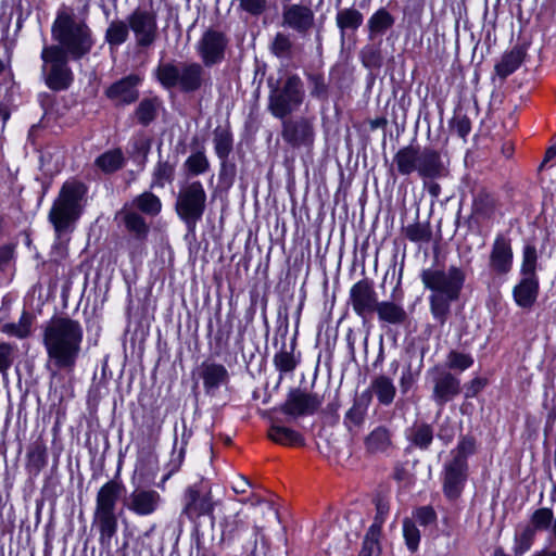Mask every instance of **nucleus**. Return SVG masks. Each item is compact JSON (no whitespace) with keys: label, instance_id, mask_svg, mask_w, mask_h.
Listing matches in <instances>:
<instances>
[{"label":"nucleus","instance_id":"f257e3e1","mask_svg":"<svg viewBox=\"0 0 556 556\" xmlns=\"http://www.w3.org/2000/svg\"><path fill=\"white\" fill-rule=\"evenodd\" d=\"M51 35L56 43L42 48V74L50 89L65 90L74 78L68 61L80 60L90 53L94 46L93 34L84 17L73 9L62 7L52 23Z\"/></svg>","mask_w":556,"mask_h":556},{"label":"nucleus","instance_id":"f03ea898","mask_svg":"<svg viewBox=\"0 0 556 556\" xmlns=\"http://www.w3.org/2000/svg\"><path fill=\"white\" fill-rule=\"evenodd\" d=\"M83 325L68 316H54L42 327V345L47 354L46 368L51 380L71 377L83 352Z\"/></svg>","mask_w":556,"mask_h":556},{"label":"nucleus","instance_id":"7ed1b4c3","mask_svg":"<svg viewBox=\"0 0 556 556\" xmlns=\"http://www.w3.org/2000/svg\"><path fill=\"white\" fill-rule=\"evenodd\" d=\"M465 279V271L457 266H450L446 270L438 268L422 270L421 281L425 288L431 291L430 312L441 326L446 323L451 314V304L459 299Z\"/></svg>","mask_w":556,"mask_h":556},{"label":"nucleus","instance_id":"20e7f679","mask_svg":"<svg viewBox=\"0 0 556 556\" xmlns=\"http://www.w3.org/2000/svg\"><path fill=\"white\" fill-rule=\"evenodd\" d=\"M399 175L409 176L417 173L425 185L429 180L443 178L447 175V166L440 151L419 146H406L401 148L393 156L392 169Z\"/></svg>","mask_w":556,"mask_h":556},{"label":"nucleus","instance_id":"39448f33","mask_svg":"<svg viewBox=\"0 0 556 556\" xmlns=\"http://www.w3.org/2000/svg\"><path fill=\"white\" fill-rule=\"evenodd\" d=\"M206 66L200 62H160L154 76L160 85L167 89H177L184 93H193L205 87L211 79Z\"/></svg>","mask_w":556,"mask_h":556},{"label":"nucleus","instance_id":"423d86ee","mask_svg":"<svg viewBox=\"0 0 556 556\" xmlns=\"http://www.w3.org/2000/svg\"><path fill=\"white\" fill-rule=\"evenodd\" d=\"M123 490L121 482L110 480L100 488L96 496L92 523L99 531V543L105 549L111 548L112 540L117 533L116 507Z\"/></svg>","mask_w":556,"mask_h":556},{"label":"nucleus","instance_id":"0eeeda50","mask_svg":"<svg viewBox=\"0 0 556 556\" xmlns=\"http://www.w3.org/2000/svg\"><path fill=\"white\" fill-rule=\"evenodd\" d=\"M86 189L81 182L66 181L49 212V220L58 236L67 231L81 214V200Z\"/></svg>","mask_w":556,"mask_h":556},{"label":"nucleus","instance_id":"6e6552de","mask_svg":"<svg viewBox=\"0 0 556 556\" xmlns=\"http://www.w3.org/2000/svg\"><path fill=\"white\" fill-rule=\"evenodd\" d=\"M206 191L199 180L184 182L178 191L175 211L189 232H194L206 208Z\"/></svg>","mask_w":556,"mask_h":556},{"label":"nucleus","instance_id":"1a4fd4ad","mask_svg":"<svg viewBox=\"0 0 556 556\" xmlns=\"http://www.w3.org/2000/svg\"><path fill=\"white\" fill-rule=\"evenodd\" d=\"M304 98L305 89L302 79L296 74H289L281 84L271 88L268 110L275 117L283 119L299 110Z\"/></svg>","mask_w":556,"mask_h":556},{"label":"nucleus","instance_id":"9d476101","mask_svg":"<svg viewBox=\"0 0 556 556\" xmlns=\"http://www.w3.org/2000/svg\"><path fill=\"white\" fill-rule=\"evenodd\" d=\"M135 46L143 51L152 48L160 37L157 13L153 9L138 7L127 15Z\"/></svg>","mask_w":556,"mask_h":556},{"label":"nucleus","instance_id":"9b49d317","mask_svg":"<svg viewBox=\"0 0 556 556\" xmlns=\"http://www.w3.org/2000/svg\"><path fill=\"white\" fill-rule=\"evenodd\" d=\"M228 46L229 38L225 31L217 27H208L203 30L194 46V50L201 63L211 68L226 60Z\"/></svg>","mask_w":556,"mask_h":556},{"label":"nucleus","instance_id":"f8f14e48","mask_svg":"<svg viewBox=\"0 0 556 556\" xmlns=\"http://www.w3.org/2000/svg\"><path fill=\"white\" fill-rule=\"evenodd\" d=\"M182 503L181 514L192 521L202 516L212 515L215 506L212 498L211 486L203 480L186 489Z\"/></svg>","mask_w":556,"mask_h":556},{"label":"nucleus","instance_id":"ddd939ff","mask_svg":"<svg viewBox=\"0 0 556 556\" xmlns=\"http://www.w3.org/2000/svg\"><path fill=\"white\" fill-rule=\"evenodd\" d=\"M468 463L447 459L443 465L442 490L450 501L457 500L465 488L468 478Z\"/></svg>","mask_w":556,"mask_h":556},{"label":"nucleus","instance_id":"4468645a","mask_svg":"<svg viewBox=\"0 0 556 556\" xmlns=\"http://www.w3.org/2000/svg\"><path fill=\"white\" fill-rule=\"evenodd\" d=\"M282 139L292 148L311 147L314 142V126L306 117L282 119Z\"/></svg>","mask_w":556,"mask_h":556},{"label":"nucleus","instance_id":"2eb2a0df","mask_svg":"<svg viewBox=\"0 0 556 556\" xmlns=\"http://www.w3.org/2000/svg\"><path fill=\"white\" fill-rule=\"evenodd\" d=\"M321 403L323 399L318 394L294 389L289 392L280 409L283 414L296 418L304 415H313Z\"/></svg>","mask_w":556,"mask_h":556},{"label":"nucleus","instance_id":"dca6fc26","mask_svg":"<svg viewBox=\"0 0 556 556\" xmlns=\"http://www.w3.org/2000/svg\"><path fill=\"white\" fill-rule=\"evenodd\" d=\"M281 24L305 37L314 27L315 14L307 5L289 4L282 10Z\"/></svg>","mask_w":556,"mask_h":556},{"label":"nucleus","instance_id":"f3484780","mask_svg":"<svg viewBox=\"0 0 556 556\" xmlns=\"http://www.w3.org/2000/svg\"><path fill=\"white\" fill-rule=\"evenodd\" d=\"M350 303L358 316L364 317L374 313L379 302L372 281L363 279L353 285L350 290Z\"/></svg>","mask_w":556,"mask_h":556},{"label":"nucleus","instance_id":"a211bd4d","mask_svg":"<svg viewBox=\"0 0 556 556\" xmlns=\"http://www.w3.org/2000/svg\"><path fill=\"white\" fill-rule=\"evenodd\" d=\"M162 503L161 494L153 489L137 488L125 500L126 508L137 516L154 514Z\"/></svg>","mask_w":556,"mask_h":556},{"label":"nucleus","instance_id":"6ab92c4d","mask_svg":"<svg viewBox=\"0 0 556 556\" xmlns=\"http://www.w3.org/2000/svg\"><path fill=\"white\" fill-rule=\"evenodd\" d=\"M141 83L139 75L130 74L113 83L106 90L105 96L114 105H129L138 100V86Z\"/></svg>","mask_w":556,"mask_h":556},{"label":"nucleus","instance_id":"aec40b11","mask_svg":"<svg viewBox=\"0 0 556 556\" xmlns=\"http://www.w3.org/2000/svg\"><path fill=\"white\" fill-rule=\"evenodd\" d=\"M432 400L439 407L460 394V380L450 371H438L432 379Z\"/></svg>","mask_w":556,"mask_h":556},{"label":"nucleus","instance_id":"412c9836","mask_svg":"<svg viewBox=\"0 0 556 556\" xmlns=\"http://www.w3.org/2000/svg\"><path fill=\"white\" fill-rule=\"evenodd\" d=\"M514 253L510 240L497 235L490 254V268L497 275H506L511 270Z\"/></svg>","mask_w":556,"mask_h":556},{"label":"nucleus","instance_id":"4be33fe9","mask_svg":"<svg viewBox=\"0 0 556 556\" xmlns=\"http://www.w3.org/2000/svg\"><path fill=\"white\" fill-rule=\"evenodd\" d=\"M200 377L207 394L214 395L216 391L229 381L227 368L218 363L203 362L200 366Z\"/></svg>","mask_w":556,"mask_h":556},{"label":"nucleus","instance_id":"5701e85b","mask_svg":"<svg viewBox=\"0 0 556 556\" xmlns=\"http://www.w3.org/2000/svg\"><path fill=\"white\" fill-rule=\"evenodd\" d=\"M516 303L522 308L531 307L539 294V278L522 276L513 291Z\"/></svg>","mask_w":556,"mask_h":556},{"label":"nucleus","instance_id":"b1692460","mask_svg":"<svg viewBox=\"0 0 556 556\" xmlns=\"http://www.w3.org/2000/svg\"><path fill=\"white\" fill-rule=\"evenodd\" d=\"M497 208L495 195L484 189L478 191L473 197L472 215L481 220H489L494 216Z\"/></svg>","mask_w":556,"mask_h":556},{"label":"nucleus","instance_id":"393cba45","mask_svg":"<svg viewBox=\"0 0 556 556\" xmlns=\"http://www.w3.org/2000/svg\"><path fill=\"white\" fill-rule=\"evenodd\" d=\"M369 454L386 453L392 445L391 433L384 426H378L364 440Z\"/></svg>","mask_w":556,"mask_h":556},{"label":"nucleus","instance_id":"a878e982","mask_svg":"<svg viewBox=\"0 0 556 556\" xmlns=\"http://www.w3.org/2000/svg\"><path fill=\"white\" fill-rule=\"evenodd\" d=\"M525 51L520 47H515L510 51L504 53L501 61L495 65L496 74L505 79L511 75L523 62Z\"/></svg>","mask_w":556,"mask_h":556},{"label":"nucleus","instance_id":"bb28decb","mask_svg":"<svg viewBox=\"0 0 556 556\" xmlns=\"http://www.w3.org/2000/svg\"><path fill=\"white\" fill-rule=\"evenodd\" d=\"M268 438L280 445L301 446L304 445V438L298 431L273 424L268 430Z\"/></svg>","mask_w":556,"mask_h":556},{"label":"nucleus","instance_id":"cd10ccee","mask_svg":"<svg viewBox=\"0 0 556 556\" xmlns=\"http://www.w3.org/2000/svg\"><path fill=\"white\" fill-rule=\"evenodd\" d=\"M375 312L381 321L392 325L404 324L407 319V313L404 307L391 301L379 302Z\"/></svg>","mask_w":556,"mask_h":556},{"label":"nucleus","instance_id":"c85d7f7f","mask_svg":"<svg viewBox=\"0 0 556 556\" xmlns=\"http://www.w3.org/2000/svg\"><path fill=\"white\" fill-rule=\"evenodd\" d=\"M370 389L381 405H390L396 394V388L391 378L379 375L372 379Z\"/></svg>","mask_w":556,"mask_h":556},{"label":"nucleus","instance_id":"c756f323","mask_svg":"<svg viewBox=\"0 0 556 556\" xmlns=\"http://www.w3.org/2000/svg\"><path fill=\"white\" fill-rule=\"evenodd\" d=\"M129 22L126 20L112 21L105 30V41L111 48H117L125 43L130 33Z\"/></svg>","mask_w":556,"mask_h":556},{"label":"nucleus","instance_id":"7c9ffc66","mask_svg":"<svg viewBox=\"0 0 556 556\" xmlns=\"http://www.w3.org/2000/svg\"><path fill=\"white\" fill-rule=\"evenodd\" d=\"M126 159L123 151L121 149H112L100 154L96 159L94 165L104 174H112L123 168Z\"/></svg>","mask_w":556,"mask_h":556},{"label":"nucleus","instance_id":"2f4dec72","mask_svg":"<svg viewBox=\"0 0 556 556\" xmlns=\"http://www.w3.org/2000/svg\"><path fill=\"white\" fill-rule=\"evenodd\" d=\"M160 108L159 98H144L137 105L134 115L140 125L148 126L156 118Z\"/></svg>","mask_w":556,"mask_h":556},{"label":"nucleus","instance_id":"473e14b6","mask_svg":"<svg viewBox=\"0 0 556 556\" xmlns=\"http://www.w3.org/2000/svg\"><path fill=\"white\" fill-rule=\"evenodd\" d=\"M295 45L291 35L278 31L269 43V51L278 59L291 60L294 56Z\"/></svg>","mask_w":556,"mask_h":556},{"label":"nucleus","instance_id":"72a5a7b5","mask_svg":"<svg viewBox=\"0 0 556 556\" xmlns=\"http://www.w3.org/2000/svg\"><path fill=\"white\" fill-rule=\"evenodd\" d=\"M556 516L554 511L549 507H541L535 509L530 516V523L527 525L528 528H532L533 532H544L549 531L553 535V528Z\"/></svg>","mask_w":556,"mask_h":556},{"label":"nucleus","instance_id":"f704fd0d","mask_svg":"<svg viewBox=\"0 0 556 556\" xmlns=\"http://www.w3.org/2000/svg\"><path fill=\"white\" fill-rule=\"evenodd\" d=\"M363 14L354 8L342 9L336 16V23L342 36L346 30H356L363 24Z\"/></svg>","mask_w":556,"mask_h":556},{"label":"nucleus","instance_id":"c9c22d12","mask_svg":"<svg viewBox=\"0 0 556 556\" xmlns=\"http://www.w3.org/2000/svg\"><path fill=\"white\" fill-rule=\"evenodd\" d=\"M381 536V521H374L369 527L363 547L358 556H379L381 552L380 540Z\"/></svg>","mask_w":556,"mask_h":556},{"label":"nucleus","instance_id":"e433bc0d","mask_svg":"<svg viewBox=\"0 0 556 556\" xmlns=\"http://www.w3.org/2000/svg\"><path fill=\"white\" fill-rule=\"evenodd\" d=\"M394 24L393 16L386 10L379 9L368 20L369 37L384 34Z\"/></svg>","mask_w":556,"mask_h":556},{"label":"nucleus","instance_id":"4c0bfd02","mask_svg":"<svg viewBox=\"0 0 556 556\" xmlns=\"http://www.w3.org/2000/svg\"><path fill=\"white\" fill-rule=\"evenodd\" d=\"M408 439L420 450H428L433 440V429L431 425L421 422L410 428Z\"/></svg>","mask_w":556,"mask_h":556},{"label":"nucleus","instance_id":"58836bf2","mask_svg":"<svg viewBox=\"0 0 556 556\" xmlns=\"http://www.w3.org/2000/svg\"><path fill=\"white\" fill-rule=\"evenodd\" d=\"M175 166L168 161L160 160L152 173V181L150 188H164L166 184H170L174 179Z\"/></svg>","mask_w":556,"mask_h":556},{"label":"nucleus","instance_id":"ea45409f","mask_svg":"<svg viewBox=\"0 0 556 556\" xmlns=\"http://www.w3.org/2000/svg\"><path fill=\"white\" fill-rule=\"evenodd\" d=\"M132 204L140 212L151 216L157 215L162 208V202L160 198L149 191H146L136 197L132 201Z\"/></svg>","mask_w":556,"mask_h":556},{"label":"nucleus","instance_id":"a19ab883","mask_svg":"<svg viewBox=\"0 0 556 556\" xmlns=\"http://www.w3.org/2000/svg\"><path fill=\"white\" fill-rule=\"evenodd\" d=\"M535 534L536 533L533 532V529L528 528L527 526L516 530L513 547L515 556H522L530 551L533 545Z\"/></svg>","mask_w":556,"mask_h":556},{"label":"nucleus","instance_id":"79ce46f5","mask_svg":"<svg viewBox=\"0 0 556 556\" xmlns=\"http://www.w3.org/2000/svg\"><path fill=\"white\" fill-rule=\"evenodd\" d=\"M538 251L534 244L527 243L522 250L521 276L538 277Z\"/></svg>","mask_w":556,"mask_h":556},{"label":"nucleus","instance_id":"37998d69","mask_svg":"<svg viewBox=\"0 0 556 556\" xmlns=\"http://www.w3.org/2000/svg\"><path fill=\"white\" fill-rule=\"evenodd\" d=\"M123 220L128 231L134 233L138 239H144L148 235L149 227L144 218L136 212H125Z\"/></svg>","mask_w":556,"mask_h":556},{"label":"nucleus","instance_id":"c03bdc74","mask_svg":"<svg viewBox=\"0 0 556 556\" xmlns=\"http://www.w3.org/2000/svg\"><path fill=\"white\" fill-rule=\"evenodd\" d=\"M215 153L220 160H226L232 150V136L228 129L216 128L214 131Z\"/></svg>","mask_w":556,"mask_h":556},{"label":"nucleus","instance_id":"a18cd8bd","mask_svg":"<svg viewBox=\"0 0 556 556\" xmlns=\"http://www.w3.org/2000/svg\"><path fill=\"white\" fill-rule=\"evenodd\" d=\"M33 317L30 314L24 312L18 320V323H9L4 324L1 327V331L14 336L17 338H26L30 333Z\"/></svg>","mask_w":556,"mask_h":556},{"label":"nucleus","instance_id":"49530a36","mask_svg":"<svg viewBox=\"0 0 556 556\" xmlns=\"http://www.w3.org/2000/svg\"><path fill=\"white\" fill-rule=\"evenodd\" d=\"M184 166L189 175L198 176L210 169V162L203 151H198L188 156Z\"/></svg>","mask_w":556,"mask_h":556},{"label":"nucleus","instance_id":"de8ad7c7","mask_svg":"<svg viewBox=\"0 0 556 556\" xmlns=\"http://www.w3.org/2000/svg\"><path fill=\"white\" fill-rule=\"evenodd\" d=\"M476 441L472 437H462L458 444L450 453L451 459L468 463V457L475 453Z\"/></svg>","mask_w":556,"mask_h":556},{"label":"nucleus","instance_id":"09e8293b","mask_svg":"<svg viewBox=\"0 0 556 556\" xmlns=\"http://www.w3.org/2000/svg\"><path fill=\"white\" fill-rule=\"evenodd\" d=\"M403 536L409 552L415 553L419 546L420 532L416 526V522L412 519L405 518L403 520Z\"/></svg>","mask_w":556,"mask_h":556},{"label":"nucleus","instance_id":"8fccbe9b","mask_svg":"<svg viewBox=\"0 0 556 556\" xmlns=\"http://www.w3.org/2000/svg\"><path fill=\"white\" fill-rule=\"evenodd\" d=\"M405 237L412 242H428L431 239V229L428 224L415 223L404 228Z\"/></svg>","mask_w":556,"mask_h":556},{"label":"nucleus","instance_id":"3c124183","mask_svg":"<svg viewBox=\"0 0 556 556\" xmlns=\"http://www.w3.org/2000/svg\"><path fill=\"white\" fill-rule=\"evenodd\" d=\"M299 361L295 358L293 354V349L291 351L281 350L274 356V364L276 368L281 372H291L298 366Z\"/></svg>","mask_w":556,"mask_h":556},{"label":"nucleus","instance_id":"603ef678","mask_svg":"<svg viewBox=\"0 0 556 556\" xmlns=\"http://www.w3.org/2000/svg\"><path fill=\"white\" fill-rule=\"evenodd\" d=\"M366 409L358 403H354L353 406L346 412L344 417V425L350 431L354 428L362 426L365 419Z\"/></svg>","mask_w":556,"mask_h":556},{"label":"nucleus","instance_id":"864d4df0","mask_svg":"<svg viewBox=\"0 0 556 556\" xmlns=\"http://www.w3.org/2000/svg\"><path fill=\"white\" fill-rule=\"evenodd\" d=\"M223 536L232 538L240 529L245 527V519L241 517L240 513L228 516L224 519Z\"/></svg>","mask_w":556,"mask_h":556},{"label":"nucleus","instance_id":"5fc2aeb1","mask_svg":"<svg viewBox=\"0 0 556 556\" xmlns=\"http://www.w3.org/2000/svg\"><path fill=\"white\" fill-rule=\"evenodd\" d=\"M473 364V358L469 354L451 351L447 355V367L450 369L466 370Z\"/></svg>","mask_w":556,"mask_h":556},{"label":"nucleus","instance_id":"6e6d98bb","mask_svg":"<svg viewBox=\"0 0 556 556\" xmlns=\"http://www.w3.org/2000/svg\"><path fill=\"white\" fill-rule=\"evenodd\" d=\"M151 149V140L144 136H137L131 140V153L142 157V163L147 161Z\"/></svg>","mask_w":556,"mask_h":556},{"label":"nucleus","instance_id":"4d7b16f0","mask_svg":"<svg viewBox=\"0 0 556 556\" xmlns=\"http://www.w3.org/2000/svg\"><path fill=\"white\" fill-rule=\"evenodd\" d=\"M308 79L312 85L311 94L318 99H326L328 97V87L323 75L312 74L308 76Z\"/></svg>","mask_w":556,"mask_h":556},{"label":"nucleus","instance_id":"13d9d810","mask_svg":"<svg viewBox=\"0 0 556 556\" xmlns=\"http://www.w3.org/2000/svg\"><path fill=\"white\" fill-rule=\"evenodd\" d=\"M451 128L459 137L465 138L471 130L470 119L464 114H456L451 122Z\"/></svg>","mask_w":556,"mask_h":556},{"label":"nucleus","instance_id":"bf43d9fd","mask_svg":"<svg viewBox=\"0 0 556 556\" xmlns=\"http://www.w3.org/2000/svg\"><path fill=\"white\" fill-rule=\"evenodd\" d=\"M14 361V346L9 343H0V372L5 374Z\"/></svg>","mask_w":556,"mask_h":556},{"label":"nucleus","instance_id":"052dcab7","mask_svg":"<svg viewBox=\"0 0 556 556\" xmlns=\"http://www.w3.org/2000/svg\"><path fill=\"white\" fill-rule=\"evenodd\" d=\"M415 518L420 526L427 527L435 522L437 514L432 507L422 506L415 511Z\"/></svg>","mask_w":556,"mask_h":556},{"label":"nucleus","instance_id":"680f3d73","mask_svg":"<svg viewBox=\"0 0 556 556\" xmlns=\"http://www.w3.org/2000/svg\"><path fill=\"white\" fill-rule=\"evenodd\" d=\"M240 8L252 15H261L267 8V0H238Z\"/></svg>","mask_w":556,"mask_h":556},{"label":"nucleus","instance_id":"e2e57ef3","mask_svg":"<svg viewBox=\"0 0 556 556\" xmlns=\"http://www.w3.org/2000/svg\"><path fill=\"white\" fill-rule=\"evenodd\" d=\"M437 437L444 443V445H447L453 441L455 431L448 420L441 424Z\"/></svg>","mask_w":556,"mask_h":556},{"label":"nucleus","instance_id":"0e129e2a","mask_svg":"<svg viewBox=\"0 0 556 556\" xmlns=\"http://www.w3.org/2000/svg\"><path fill=\"white\" fill-rule=\"evenodd\" d=\"M484 387V381L481 378H475L466 387L465 396L467 399L476 396Z\"/></svg>","mask_w":556,"mask_h":556},{"label":"nucleus","instance_id":"69168bd1","mask_svg":"<svg viewBox=\"0 0 556 556\" xmlns=\"http://www.w3.org/2000/svg\"><path fill=\"white\" fill-rule=\"evenodd\" d=\"M13 247L5 244L0 247V270H3L13 257Z\"/></svg>","mask_w":556,"mask_h":556},{"label":"nucleus","instance_id":"338daca9","mask_svg":"<svg viewBox=\"0 0 556 556\" xmlns=\"http://www.w3.org/2000/svg\"><path fill=\"white\" fill-rule=\"evenodd\" d=\"M184 457H185V448L184 447H180V450L178 451L177 454L175 453V451L173 452L172 459L169 462V466H170L169 475L177 471L180 468V466L184 462Z\"/></svg>","mask_w":556,"mask_h":556},{"label":"nucleus","instance_id":"774afa93","mask_svg":"<svg viewBox=\"0 0 556 556\" xmlns=\"http://www.w3.org/2000/svg\"><path fill=\"white\" fill-rule=\"evenodd\" d=\"M250 485V481L247 478L240 476L233 481L232 490L237 494H242L247 492Z\"/></svg>","mask_w":556,"mask_h":556}]
</instances>
